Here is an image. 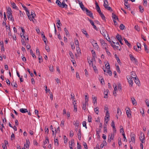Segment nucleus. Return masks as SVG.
Listing matches in <instances>:
<instances>
[{"label":"nucleus","mask_w":149,"mask_h":149,"mask_svg":"<svg viewBox=\"0 0 149 149\" xmlns=\"http://www.w3.org/2000/svg\"><path fill=\"white\" fill-rule=\"evenodd\" d=\"M108 3L107 1V0H104V3L103 4V6H104V8L106 9H107L108 10H109L112 11V10L111 9V8L109 6V5H108Z\"/></svg>","instance_id":"obj_1"},{"label":"nucleus","mask_w":149,"mask_h":149,"mask_svg":"<svg viewBox=\"0 0 149 149\" xmlns=\"http://www.w3.org/2000/svg\"><path fill=\"white\" fill-rule=\"evenodd\" d=\"M127 78L128 82L130 84V86L131 87H132L133 84V79L130 76H127Z\"/></svg>","instance_id":"obj_2"},{"label":"nucleus","mask_w":149,"mask_h":149,"mask_svg":"<svg viewBox=\"0 0 149 149\" xmlns=\"http://www.w3.org/2000/svg\"><path fill=\"white\" fill-rule=\"evenodd\" d=\"M125 110L127 117L129 118H131V111L130 108L129 107H127L125 109Z\"/></svg>","instance_id":"obj_3"},{"label":"nucleus","mask_w":149,"mask_h":149,"mask_svg":"<svg viewBox=\"0 0 149 149\" xmlns=\"http://www.w3.org/2000/svg\"><path fill=\"white\" fill-rule=\"evenodd\" d=\"M74 40L75 44L76 46L77 51H79V52H80V50L79 47V41L76 38H75Z\"/></svg>","instance_id":"obj_4"},{"label":"nucleus","mask_w":149,"mask_h":149,"mask_svg":"<svg viewBox=\"0 0 149 149\" xmlns=\"http://www.w3.org/2000/svg\"><path fill=\"white\" fill-rule=\"evenodd\" d=\"M86 14L88 16H89L93 19V13L91 11H89L87 9H86Z\"/></svg>","instance_id":"obj_5"},{"label":"nucleus","mask_w":149,"mask_h":149,"mask_svg":"<svg viewBox=\"0 0 149 149\" xmlns=\"http://www.w3.org/2000/svg\"><path fill=\"white\" fill-rule=\"evenodd\" d=\"M114 138V135L113 134L111 133V135L110 136V135H109L108 139V142H110L111 140H113Z\"/></svg>","instance_id":"obj_6"},{"label":"nucleus","mask_w":149,"mask_h":149,"mask_svg":"<svg viewBox=\"0 0 149 149\" xmlns=\"http://www.w3.org/2000/svg\"><path fill=\"white\" fill-rule=\"evenodd\" d=\"M141 136L139 137V139L140 140V141L142 143H144L145 141H144L145 139V135L144 134H142V133L141 134Z\"/></svg>","instance_id":"obj_7"},{"label":"nucleus","mask_w":149,"mask_h":149,"mask_svg":"<svg viewBox=\"0 0 149 149\" xmlns=\"http://www.w3.org/2000/svg\"><path fill=\"white\" fill-rule=\"evenodd\" d=\"M79 4L80 5V8H81V9H82V10H83V11L85 10L86 11V9H87V8L85 7L84 5L83 4V3L82 2H79Z\"/></svg>","instance_id":"obj_8"},{"label":"nucleus","mask_w":149,"mask_h":149,"mask_svg":"<svg viewBox=\"0 0 149 149\" xmlns=\"http://www.w3.org/2000/svg\"><path fill=\"white\" fill-rule=\"evenodd\" d=\"M100 33L104 37H106V34H107L108 35V34L107 33V32L106 31V30L104 29H102V31H100Z\"/></svg>","instance_id":"obj_9"},{"label":"nucleus","mask_w":149,"mask_h":149,"mask_svg":"<svg viewBox=\"0 0 149 149\" xmlns=\"http://www.w3.org/2000/svg\"><path fill=\"white\" fill-rule=\"evenodd\" d=\"M129 56L131 61L133 62L134 61L135 63L137 62L136 59L132 55L130 54Z\"/></svg>","instance_id":"obj_10"},{"label":"nucleus","mask_w":149,"mask_h":149,"mask_svg":"<svg viewBox=\"0 0 149 149\" xmlns=\"http://www.w3.org/2000/svg\"><path fill=\"white\" fill-rule=\"evenodd\" d=\"M89 20L90 23L93 26V28L95 30H97V28L96 27V26L94 24L93 21L91 19H89Z\"/></svg>","instance_id":"obj_11"},{"label":"nucleus","mask_w":149,"mask_h":149,"mask_svg":"<svg viewBox=\"0 0 149 149\" xmlns=\"http://www.w3.org/2000/svg\"><path fill=\"white\" fill-rule=\"evenodd\" d=\"M134 81L139 86L140 85V81H139V79L138 78H134Z\"/></svg>","instance_id":"obj_12"},{"label":"nucleus","mask_w":149,"mask_h":149,"mask_svg":"<svg viewBox=\"0 0 149 149\" xmlns=\"http://www.w3.org/2000/svg\"><path fill=\"white\" fill-rule=\"evenodd\" d=\"M55 131V137H56V134H60V127H58L56 129H55L54 130Z\"/></svg>","instance_id":"obj_13"},{"label":"nucleus","mask_w":149,"mask_h":149,"mask_svg":"<svg viewBox=\"0 0 149 149\" xmlns=\"http://www.w3.org/2000/svg\"><path fill=\"white\" fill-rule=\"evenodd\" d=\"M77 135L78 136V139L79 140H81V129H79L78 132L77 133Z\"/></svg>","instance_id":"obj_14"},{"label":"nucleus","mask_w":149,"mask_h":149,"mask_svg":"<svg viewBox=\"0 0 149 149\" xmlns=\"http://www.w3.org/2000/svg\"><path fill=\"white\" fill-rule=\"evenodd\" d=\"M30 143V142L29 140H26V143L24 144V147L26 148H29Z\"/></svg>","instance_id":"obj_15"},{"label":"nucleus","mask_w":149,"mask_h":149,"mask_svg":"<svg viewBox=\"0 0 149 149\" xmlns=\"http://www.w3.org/2000/svg\"><path fill=\"white\" fill-rule=\"evenodd\" d=\"M124 40L125 41V43L128 46L129 48L132 47V45L128 42V41L125 38H124Z\"/></svg>","instance_id":"obj_16"},{"label":"nucleus","mask_w":149,"mask_h":149,"mask_svg":"<svg viewBox=\"0 0 149 149\" xmlns=\"http://www.w3.org/2000/svg\"><path fill=\"white\" fill-rule=\"evenodd\" d=\"M68 6L67 5L65 4V3L64 1H63L62 3L61 4V6H60V7L62 8H67Z\"/></svg>","instance_id":"obj_17"},{"label":"nucleus","mask_w":149,"mask_h":149,"mask_svg":"<svg viewBox=\"0 0 149 149\" xmlns=\"http://www.w3.org/2000/svg\"><path fill=\"white\" fill-rule=\"evenodd\" d=\"M19 111L21 112L22 113H24L26 112H28V111L27 109L21 108L20 109Z\"/></svg>","instance_id":"obj_18"},{"label":"nucleus","mask_w":149,"mask_h":149,"mask_svg":"<svg viewBox=\"0 0 149 149\" xmlns=\"http://www.w3.org/2000/svg\"><path fill=\"white\" fill-rule=\"evenodd\" d=\"M74 125H75V127H78L79 124V122L78 120H77L76 122L74 121L73 122Z\"/></svg>","instance_id":"obj_19"},{"label":"nucleus","mask_w":149,"mask_h":149,"mask_svg":"<svg viewBox=\"0 0 149 149\" xmlns=\"http://www.w3.org/2000/svg\"><path fill=\"white\" fill-rule=\"evenodd\" d=\"M116 37L119 41L121 40H123L121 36L119 35L118 34H117Z\"/></svg>","instance_id":"obj_20"},{"label":"nucleus","mask_w":149,"mask_h":149,"mask_svg":"<svg viewBox=\"0 0 149 149\" xmlns=\"http://www.w3.org/2000/svg\"><path fill=\"white\" fill-rule=\"evenodd\" d=\"M131 99L132 101V104L133 105H134L136 103V101L133 97H131Z\"/></svg>","instance_id":"obj_21"},{"label":"nucleus","mask_w":149,"mask_h":149,"mask_svg":"<svg viewBox=\"0 0 149 149\" xmlns=\"http://www.w3.org/2000/svg\"><path fill=\"white\" fill-rule=\"evenodd\" d=\"M93 46L97 50H98L99 48V46L97 45V42L95 43V44H93Z\"/></svg>","instance_id":"obj_22"},{"label":"nucleus","mask_w":149,"mask_h":149,"mask_svg":"<svg viewBox=\"0 0 149 149\" xmlns=\"http://www.w3.org/2000/svg\"><path fill=\"white\" fill-rule=\"evenodd\" d=\"M131 77L133 79H134L136 78V74L134 72H131Z\"/></svg>","instance_id":"obj_23"},{"label":"nucleus","mask_w":149,"mask_h":149,"mask_svg":"<svg viewBox=\"0 0 149 149\" xmlns=\"http://www.w3.org/2000/svg\"><path fill=\"white\" fill-rule=\"evenodd\" d=\"M117 114L119 116H121L122 113V112L120 109L119 108H118L117 109Z\"/></svg>","instance_id":"obj_24"},{"label":"nucleus","mask_w":149,"mask_h":149,"mask_svg":"<svg viewBox=\"0 0 149 149\" xmlns=\"http://www.w3.org/2000/svg\"><path fill=\"white\" fill-rule=\"evenodd\" d=\"M112 15L113 20V19L115 20L117 19L118 20V17H117L114 13H112Z\"/></svg>","instance_id":"obj_25"},{"label":"nucleus","mask_w":149,"mask_h":149,"mask_svg":"<svg viewBox=\"0 0 149 149\" xmlns=\"http://www.w3.org/2000/svg\"><path fill=\"white\" fill-rule=\"evenodd\" d=\"M92 98L93 101V103H94V104H95V103L97 102V97H94V96L93 95Z\"/></svg>","instance_id":"obj_26"},{"label":"nucleus","mask_w":149,"mask_h":149,"mask_svg":"<svg viewBox=\"0 0 149 149\" xmlns=\"http://www.w3.org/2000/svg\"><path fill=\"white\" fill-rule=\"evenodd\" d=\"M143 45H144V49H145V51L147 53H148V52H149L148 49L147 48V46L146 45L145 43H144Z\"/></svg>","instance_id":"obj_27"},{"label":"nucleus","mask_w":149,"mask_h":149,"mask_svg":"<svg viewBox=\"0 0 149 149\" xmlns=\"http://www.w3.org/2000/svg\"><path fill=\"white\" fill-rule=\"evenodd\" d=\"M82 33L86 35V37H88V35L86 31L85 30L83 29L82 30Z\"/></svg>","instance_id":"obj_28"},{"label":"nucleus","mask_w":149,"mask_h":149,"mask_svg":"<svg viewBox=\"0 0 149 149\" xmlns=\"http://www.w3.org/2000/svg\"><path fill=\"white\" fill-rule=\"evenodd\" d=\"M0 45H1V51H4L5 49L3 46V42H0Z\"/></svg>","instance_id":"obj_29"},{"label":"nucleus","mask_w":149,"mask_h":149,"mask_svg":"<svg viewBox=\"0 0 149 149\" xmlns=\"http://www.w3.org/2000/svg\"><path fill=\"white\" fill-rule=\"evenodd\" d=\"M99 15H100V16L102 18V19L103 20H105V17L104 15L103 14V13L101 12L100 13H99Z\"/></svg>","instance_id":"obj_30"},{"label":"nucleus","mask_w":149,"mask_h":149,"mask_svg":"<svg viewBox=\"0 0 149 149\" xmlns=\"http://www.w3.org/2000/svg\"><path fill=\"white\" fill-rule=\"evenodd\" d=\"M8 19L10 20H12L13 21H14V19H13V16L11 14L10 15H7Z\"/></svg>","instance_id":"obj_31"},{"label":"nucleus","mask_w":149,"mask_h":149,"mask_svg":"<svg viewBox=\"0 0 149 149\" xmlns=\"http://www.w3.org/2000/svg\"><path fill=\"white\" fill-rule=\"evenodd\" d=\"M88 104L87 103H83V106L82 107V108L84 110H85L86 109V105H87Z\"/></svg>","instance_id":"obj_32"},{"label":"nucleus","mask_w":149,"mask_h":149,"mask_svg":"<svg viewBox=\"0 0 149 149\" xmlns=\"http://www.w3.org/2000/svg\"><path fill=\"white\" fill-rule=\"evenodd\" d=\"M56 3L60 7V6H61V2L58 0H56Z\"/></svg>","instance_id":"obj_33"},{"label":"nucleus","mask_w":149,"mask_h":149,"mask_svg":"<svg viewBox=\"0 0 149 149\" xmlns=\"http://www.w3.org/2000/svg\"><path fill=\"white\" fill-rule=\"evenodd\" d=\"M111 45L113 47L114 49H118L119 48V46H116V45H113L112 44H111Z\"/></svg>","instance_id":"obj_34"},{"label":"nucleus","mask_w":149,"mask_h":149,"mask_svg":"<svg viewBox=\"0 0 149 149\" xmlns=\"http://www.w3.org/2000/svg\"><path fill=\"white\" fill-rule=\"evenodd\" d=\"M70 44L71 46V48L72 49H75V47L74 45V43L73 42H71Z\"/></svg>","instance_id":"obj_35"},{"label":"nucleus","mask_w":149,"mask_h":149,"mask_svg":"<svg viewBox=\"0 0 149 149\" xmlns=\"http://www.w3.org/2000/svg\"><path fill=\"white\" fill-rule=\"evenodd\" d=\"M54 144L58 146V141L57 139H54Z\"/></svg>","instance_id":"obj_36"},{"label":"nucleus","mask_w":149,"mask_h":149,"mask_svg":"<svg viewBox=\"0 0 149 149\" xmlns=\"http://www.w3.org/2000/svg\"><path fill=\"white\" fill-rule=\"evenodd\" d=\"M109 117H110V116H109V112L108 113L107 111H106V116H105V118H106L107 119H109Z\"/></svg>","instance_id":"obj_37"},{"label":"nucleus","mask_w":149,"mask_h":149,"mask_svg":"<svg viewBox=\"0 0 149 149\" xmlns=\"http://www.w3.org/2000/svg\"><path fill=\"white\" fill-rule=\"evenodd\" d=\"M131 142H132L133 143H134L135 142V138L134 137V136H131Z\"/></svg>","instance_id":"obj_38"},{"label":"nucleus","mask_w":149,"mask_h":149,"mask_svg":"<svg viewBox=\"0 0 149 149\" xmlns=\"http://www.w3.org/2000/svg\"><path fill=\"white\" fill-rule=\"evenodd\" d=\"M45 140L44 142V145H45L48 142V143H49V140L48 139V137H47L46 136Z\"/></svg>","instance_id":"obj_39"},{"label":"nucleus","mask_w":149,"mask_h":149,"mask_svg":"<svg viewBox=\"0 0 149 149\" xmlns=\"http://www.w3.org/2000/svg\"><path fill=\"white\" fill-rule=\"evenodd\" d=\"M92 66L95 72L96 73L97 72V68L96 66L95 65H93Z\"/></svg>","instance_id":"obj_40"},{"label":"nucleus","mask_w":149,"mask_h":149,"mask_svg":"<svg viewBox=\"0 0 149 149\" xmlns=\"http://www.w3.org/2000/svg\"><path fill=\"white\" fill-rule=\"evenodd\" d=\"M88 97L87 95L85 96V102L86 103L88 104Z\"/></svg>","instance_id":"obj_41"},{"label":"nucleus","mask_w":149,"mask_h":149,"mask_svg":"<svg viewBox=\"0 0 149 149\" xmlns=\"http://www.w3.org/2000/svg\"><path fill=\"white\" fill-rule=\"evenodd\" d=\"M11 4L12 6L13 7L14 9H17V7L16 6V4L14 2L11 3Z\"/></svg>","instance_id":"obj_42"},{"label":"nucleus","mask_w":149,"mask_h":149,"mask_svg":"<svg viewBox=\"0 0 149 149\" xmlns=\"http://www.w3.org/2000/svg\"><path fill=\"white\" fill-rule=\"evenodd\" d=\"M139 8L140 10V11L141 13H143V7L141 6H139Z\"/></svg>","instance_id":"obj_43"},{"label":"nucleus","mask_w":149,"mask_h":149,"mask_svg":"<svg viewBox=\"0 0 149 149\" xmlns=\"http://www.w3.org/2000/svg\"><path fill=\"white\" fill-rule=\"evenodd\" d=\"M98 107H97L94 109V110L95 112L97 114H98L99 112L98 111Z\"/></svg>","instance_id":"obj_44"},{"label":"nucleus","mask_w":149,"mask_h":149,"mask_svg":"<svg viewBox=\"0 0 149 149\" xmlns=\"http://www.w3.org/2000/svg\"><path fill=\"white\" fill-rule=\"evenodd\" d=\"M30 53L32 55L33 57V58H36V56L35 54L33 53V51L32 49H31L30 50Z\"/></svg>","instance_id":"obj_45"},{"label":"nucleus","mask_w":149,"mask_h":149,"mask_svg":"<svg viewBox=\"0 0 149 149\" xmlns=\"http://www.w3.org/2000/svg\"><path fill=\"white\" fill-rule=\"evenodd\" d=\"M119 28L121 30H123L124 29L125 26L123 24H120Z\"/></svg>","instance_id":"obj_46"},{"label":"nucleus","mask_w":149,"mask_h":149,"mask_svg":"<svg viewBox=\"0 0 149 149\" xmlns=\"http://www.w3.org/2000/svg\"><path fill=\"white\" fill-rule=\"evenodd\" d=\"M90 42L92 44V45L93 44H95L96 42V41H95L94 39H91L90 40Z\"/></svg>","instance_id":"obj_47"},{"label":"nucleus","mask_w":149,"mask_h":149,"mask_svg":"<svg viewBox=\"0 0 149 149\" xmlns=\"http://www.w3.org/2000/svg\"><path fill=\"white\" fill-rule=\"evenodd\" d=\"M11 85L12 86H13L14 87H17V85L16 82H13L11 83Z\"/></svg>","instance_id":"obj_48"},{"label":"nucleus","mask_w":149,"mask_h":149,"mask_svg":"<svg viewBox=\"0 0 149 149\" xmlns=\"http://www.w3.org/2000/svg\"><path fill=\"white\" fill-rule=\"evenodd\" d=\"M64 31L66 36L69 35V33L66 28H64Z\"/></svg>","instance_id":"obj_49"},{"label":"nucleus","mask_w":149,"mask_h":149,"mask_svg":"<svg viewBox=\"0 0 149 149\" xmlns=\"http://www.w3.org/2000/svg\"><path fill=\"white\" fill-rule=\"evenodd\" d=\"M65 123V121L64 120H62L61 122V123L60 124V126L61 127H63Z\"/></svg>","instance_id":"obj_50"},{"label":"nucleus","mask_w":149,"mask_h":149,"mask_svg":"<svg viewBox=\"0 0 149 149\" xmlns=\"http://www.w3.org/2000/svg\"><path fill=\"white\" fill-rule=\"evenodd\" d=\"M82 124H83V127H85L86 129L87 128V127L86 126V121H83L82 123Z\"/></svg>","instance_id":"obj_51"},{"label":"nucleus","mask_w":149,"mask_h":149,"mask_svg":"<svg viewBox=\"0 0 149 149\" xmlns=\"http://www.w3.org/2000/svg\"><path fill=\"white\" fill-rule=\"evenodd\" d=\"M45 49L48 52H49L50 50L49 47L47 45V44H46V45H45Z\"/></svg>","instance_id":"obj_52"},{"label":"nucleus","mask_w":149,"mask_h":149,"mask_svg":"<svg viewBox=\"0 0 149 149\" xmlns=\"http://www.w3.org/2000/svg\"><path fill=\"white\" fill-rule=\"evenodd\" d=\"M107 72L109 74V76H111L112 75V73L110 69L108 70Z\"/></svg>","instance_id":"obj_53"},{"label":"nucleus","mask_w":149,"mask_h":149,"mask_svg":"<svg viewBox=\"0 0 149 149\" xmlns=\"http://www.w3.org/2000/svg\"><path fill=\"white\" fill-rule=\"evenodd\" d=\"M124 5L126 6L125 8H128L130 7V6L128 4V2L124 3Z\"/></svg>","instance_id":"obj_54"},{"label":"nucleus","mask_w":149,"mask_h":149,"mask_svg":"<svg viewBox=\"0 0 149 149\" xmlns=\"http://www.w3.org/2000/svg\"><path fill=\"white\" fill-rule=\"evenodd\" d=\"M15 134H14L12 133V135L11 136V140H13V139H15Z\"/></svg>","instance_id":"obj_55"},{"label":"nucleus","mask_w":149,"mask_h":149,"mask_svg":"<svg viewBox=\"0 0 149 149\" xmlns=\"http://www.w3.org/2000/svg\"><path fill=\"white\" fill-rule=\"evenodd\" d=\"M100 43L101 44V45H102L105 43V41H104V40L102 39H100Z\"/></svg>","instance_id":"obj_56"},{"label":"nucleus","mask_w":149,"mask_h":149,"mask_svg":"<svg viewBox=\"0 0 149 149\" xmlns=\"http://www.w3.org/2000/svg\"><path fill=\"white\" fill-rule=\"evenodd\" d=\"M106 66V68L108 70L110 69V66L109 63H108V64H106L105 65Z\"/></svg>","instance_id":"obj_57"},{"label":"nucleus","mask_w":149,"mask_h":149,"mask_svg":"<svg viewBox=\"0 0 149 149\" xmlns=\"http://www.w3.org/2000/svg\"><path fill=\"white\" fill-rule=\"evenodd\" d=\"M135 29L137 31H139L140 30L139 28L138 25H136L134 26Z\"/></svg>","instance_id":"obj_58"},{"label":"nucleus","mask_w":149,"mask_h":149,"mask_svg":"<svg viewBox=\"0 0 149 149\" xmlns=\"http://www.w3.org/2000/svg\"><path fill=\"white\" fill-rule=\"evenodd\" d=\"M88 63H89V65H93V61L91 60H88Z\"/></svg>","instance_id":"obj_59"},{"label":"nucleus","mask_w":149,"mask_h":149,"mask_svg":"<svg viewBox=\"0 0 149 149\" xmlns=\"http://www.w3.org/2000/svg\"><path fill=\"white\" fill-rule=\"evenodd\" d=\"M116 70L117 72H118L119 73H120V68L118 66H116Z\"/></svg>","instance_id":"obj_60"},{"label":"nucleus","mask_w":149,"mask_h":149,"mask_svg":"<svg viewBox=\"0 0 149 149\" xmlns=\"http://www.w3.org/2000/svg\"><path fill=\"white\" fill-rule=\"evenodd\" d=\"M83 146L85 148H86V149H87V146L86 143L85 142H83Z\"/></svg>","instance_id":"obj_61"},{"label":"nucleus","mask_w":149,"mask_h":149,"mask_svg":"<svg viewBox=\"0 0 149 149\" xmlns=\"http://www.w3.org/2000/svg\"><path fill=\"white\" fill-rule=\"evenodd\" d=\"M77 149H81V147L80 144L78 142L77 144Z\"/></svg>","instance_id":"obj_62"},{"label":"nucleus","mask_w":149,"mask_h":149,"mask_svg":"<svg viewBox=\"0 0 149 149\" xmlns=\"http://www.w3.org/2000/svg\"><path fill=\"white\" fill-rule=\"evenodd\" d=\"M73 135H74V133H73V131L72 130H71L70 132V137H72L73 136Z\"/></svg>","instance_id":"obj_63"},{"label":"nucleus","mask_w":149,"mask_h":149,"mask_svg":"<svg viewBox=\"0 0 149 149\" xmlns=\"http://www.w3.org/2000/svg\"><path fill=\"white\" fill-rule=\"evenodd\" d=\"M49 69L50 71L53 72L54 70L53 67L51 65H50V66L49 67Z\"/></svg>","instance_id":"obj_64"}]
</instances>
